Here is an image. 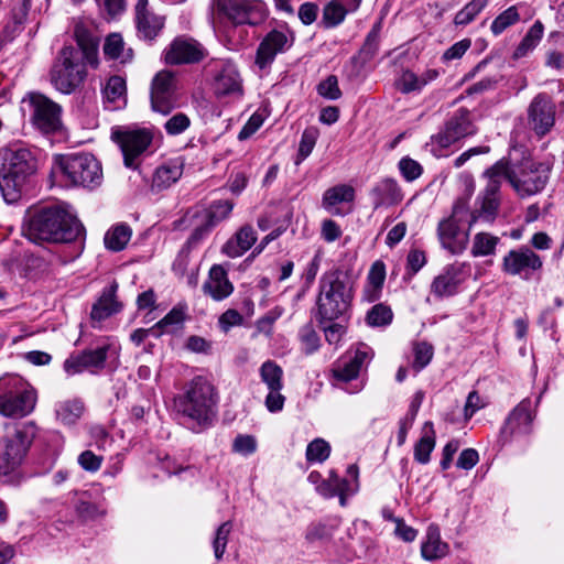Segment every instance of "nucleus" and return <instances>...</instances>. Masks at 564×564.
Instances as JSON below:
<instances>
[{
    "instance_id": "obj_1",
    "label": "nucleus",
    "mask_w": 564,
    "mask_h": 564,
    "mask_svg": "<svg viewBox=\"0 0 564 564\" xmlns=\"http://www.w3.org/2000/svg\"><path fill=\"white\" fill-rule=\"evenodd\" d=\"M37 169L35 150L23 144L0 149V191L4 200L15 202Z\"/></svg>"
},
{
    "instance_id": "obj_2",
    "label": "nucleus",
    "mask_w": 564,
    "mask_h": 564,
    "mask_svg": "<svg viewBox=\"0 0 564 564\" xmlns=\"http://www.w3.org/2000/svg\"><path fill=\"white\" fill-rule=\"evenodd\" d=\"M83 232L79 220L58 205L43 207L31 215L25 236L33 242H70Z\"/></svg>"
},
{
    "instance_id": "obj_3",
    "label": "nucleus",
    "mask_w": 564,
    "mask_h": 564,
    "mask_svg": "<svg viewBox=\"0 0 564 564\" xmlns=\"http://www.w3.org/2000/svg\"><path fill=\"white\" fill-rule=\"evenodd\" d=\"M177 411L199 426H207L216 416L217 393L214 386L203 377L194 378L185 393L178 398Z\"/></svg>"
},
{
    "instance_id": "obj_4",
    "label": "nucleus",
    "mask_w": 564,
    "mask_h": 564,
    "mask_svg": "<svg viewBox=\"0 0 564 564\" xmlns=\"http://www.w3.org/2000/svg\"><path fill=\"white\" fill-rule=\"evenodd\" d=\"M352 293L341 279L340 272L329 271L319 279V292L316 300L319 323L332 322L344 316L350 307Z\"/></svg>"
},
{
    "instance_id": "obj_5",
    "label": "nucleus",
    "mask_w": 564,
    "mask_h": 564,
    "mask_svg": "<svg viewBox=\"0 0 564 564\" xmlns=\"http://www.w3.org/2000/svg\"><path fill=\"white\" fill-rule=\"evenodd\" d=\"M36 391L22 378H0V415L22 419L31 414L36 404Z\"/></svg>"
},
{
    "instance_id": "obj_6",
    "label": "nucleus",
    "mask_w": 564,
    "mask_h": 564,
    "mask_svg": "<svg viewBox=\"0 0 564 564\" xmlns=\"http://www.w3.org/2000/svg\"><path fill=\"white\" fill-rule=\"evenodd\" d=\"M55 164L70 185L91 188L101 183V165L90 153L58 155Z\"/></svg>"
},
{
    "instance_id": "obj_7",
    "label": "nucleus",
    "mask_w": 564,
    "mask_h": 564,
    "mask_svg": "<svg viewBox=\"0 0 564 564\" xmlns=\"http://www.w3.org/2000/svg\"><path fill=\"white\" fill-rule=\"evenodd\" d=\"M34 438V424L15 425L0 440V474L13 475L22 465Z\"/></svg>"
},
{
    "instance_id": "obj_8",
    "label": "nucleus",
    "mask_w": 564,
    "mask_h": 564,
    "mask_svg": "<svg viewBox=\"0 0 564 564\" xmlns=\"http://www.w3.org/2000/svg\"><path fill=\"white\" fill-rule=\"evenodd\" d=\"M85 77V64L80 62L78 52L72 46L63 47L51 72L52 84L61 93L70 94Z\"/></svg>"
},
{
    "instance_id": "obj_9",
    "label": "nucleus",
    "mask_w": 564,
    "mask_h": 564,
    "mask_svg": "<svg viewBox=\"0 0 564 564\" xmlns=\"http://www.w3.org/2000/svg\"><path fill=\"white\" fill-rule=\"evenodd\" d=\"M468 210V199L458 198L449 217L440 221L437 227V236L442 247L453 254L462 253L468 243L469 229L462 232L459 223L463 215Z\"/></svg>"
},
{
    "instance_id": "obj_10",
    "label": "nucleus",
    "mask_w": 564,
    "mask_h": 564,
    "mask_svg": "<svg viewBox=\"0 0 564 564\" xmlns=\"http://www.w3.org/2000/svg\"><path fill=\"white\" fill-rule=\"evenodd\" d=\"M476 132L477 128L471 120L470 112L460 108L445 122L442 130L431 137V144L437 145L440 150L446 149Z\"/></svg>"
},
{
    "instance_id": "obj_11",
    "label": "nucleus",
    "mask_w": 564,
    "mask_h": 564,
    "mask_svg": "<svg viewBox=\"0 0 564 564\" xmlns=\"http://www.w3.org/2000/svg\"><path fill=\"white\" fill-rule=\"evenodd\" d=\"M500 191L497 183L487 182L486 187L478 194L469 214L468 229L477 224L491 225L496 220L500 207Z\"/></svg>"
},
{
    "instance_id": "obj_12",
    "label": "nucleus",
    "mask_w": 564,
    "mask_h": 564,
    "mask_svg": "<svg viewBox=\"0 0 564 564\" xmlns=\"http://www.w3.org/2000/svg\"><path fill=\"white\" fill-rule=\"evenodd\" d=\"M543 265L542 258L531 248L522 246L512 249L502 258L501 270L507 275L530 279Z\"/></svg>"
},
{
    "instance_id": "obj_13",
    "label": "nucleus",
    "mask_w": 564,
    "mask_h": 564,
    "mask_svg": "<svg viewBox=\"0 0 564 564\" xmlns=\"http://www.w3.org/2000/svg\"><path fill=\"white\" fill-rule=\"evenodd\" d=\"M176 85L174 75L169 70L159 72L151 84V108L167 116L176 107Z\"/></svg>"
},
{
    "instance_id": "obj_14",
    "label": "nucleus",
    "mask_w": 564,
    "mask_h": 564,
    "mask_svg": "<svg viewBox=\"0 0 564 564\" xmlns=\"http://www.w3.org/2000/svg\"><path fill=\"white\" fill-rule=\"evenodd\" d=\"M112 137L121 149L124 165L130 169L138 166V158L149 148L153 138L145 129L115 132Z\"/></svg>"
},
{
    "instance_id": "obj_15",
    "label": "nucleus",
    "mask_w": 564,
    "mask_h": 564,
    "mask_svg": "<svg viewBox=\"0 0 564 564\" xmlns=\"http://www.w3.org/2000/svg\"><path fill=\"white\" fill-rule=\"evenodd\" d=\"M293 40V34L288 29L271 30L258 46L256 65L261 69L270 66L278 54L284 53L292 46Z\"/></svg>"
},
{
    "instance_id": "obj_16",
    "label": "nucleus",
    "mask_w": 564,
    "mask_h": 564,
    "mask_svg": "<svg viewBox=\"0 0 564 564\" xmlns=\"http://www.w3.org/2000/svg\"><path fill=\"white\" fill-rule=\"evenodd\" d=\"M549 180V169L543 164L527 163L519 174L508 181L520 196H531L542 191Z\"/></svg>"
},
{
    "instance_id": "obj_17",
    "label": "nucleus",
    "mask_w": 564,
    "mask_h": 564,
    "mask_svg": "<svg viewBox=\"0 0 564 564\" xmlns=\"http://www.w3.org/2000/svg\"><path fill=\"white\" fill-rule=\"evenodd\" d=\"M32 122L45 133L56 131L61 126V107L41 94L30 96Z\"/></svg>"
},
{
    "instance_id": "obj_18",
    "label": "nucleus",
    "mask_w": 564,
    "mask_h": 564,
    "mask_svg": "<svg viewBox=\"0 0 564 564\" xmlns=\"http://www.w3.org/2000/svg\"><path fill=\"white\" fill-rule=\"evenodd\" d=\"M261 381L265 384L269 393L265 398L267 409L274 413L280 412L285 402V397L281 393L283 389V370L273 360L264 361L259 369Z\"/></svg>"
},
{
    "instance_id": "obj_19",
    "label": "nucleus",
    "mask_w": 564,
    "mask_h": 564,
    "mask_svg": "<svg viewBox=\"0 0 564 564\" xmlns=\"http://www.w3.org/2000/svg\"><path fill=\"white\" fill-rule=\"evenodd\" d=\"M529 123L540 135L546 134L555 122V105L546 94L536 95L528 108Z\"/></svg>"
},
{
    "instance_id": "obj_20",
    "label": "nucleus",
    "mask_w": 564,
    "mask_h": 564,
    "mask_svg": "<svg viewBox=\"0 0 564 564\" xmlns=\"http://www.w3.org/2000/svg\"><path fill=\"white\" fill-rule=\"evenodd\" d=\"M534 413L531 410V401L522 400L508 415L501 429V436L509 441L513 435H527L532 431Z\"/></svg>"
},
{
    "instance_id": "obj_21",
    "label": "nucleus",
    "mask_w": 564,
    "mask_h": 564,
    "mask_svg": "<svg viewBox=\"0 0 564 564\" xmlns=\"http://www.w3.org/2000/svg\"><path fill=\"white\" fill-rule=\"evenodd\" d=\"M108 355V346L96 349H86L78 354L70 355L64 362V370L73 376L84 370L101 369Z\"/></svg>"
},
{
    "instance_id": "obj_22",
    "label": "nucleus",
    "mask_w": 564,
    "mask_h": 564,
    "mask_svg": "<svg viewBox=\"0 0 564 564\" xmlns=\"http://www.w3.org/2000/svg\"><path fill=\"white\" fill-rule=\"evenodd\" d=\"M213 89L218 97L241 94V79L235 64L226 61L216 65Z\"/></svg>"
},
{
    "instance_id": "obj_23",
    "label": "nucleus",
    "mask_w": 564,
    "mask_h": 564,
    "mask_svg": "<svg viewBox=\"0 0 564 564\" xmlns=\"http://www.w3.org/2000/svg\"><path fill=\"white\" fill-rule=\"evenodd\" d=\"M203 58L202 45L191 39H175L165 54V62L172 65L197 63Z\"/></svg>"
},
{
    "instance_id": "obj_24",
    "label": "nucleus",
    "mask_w": 564,
    "mask_h": 564,
    "mask_svg": "<svg viewBox=\"0 0 564 564\" xmlns=\"http://www.w3.org/2000/svg\"><path fill=\"white\" fill-rule=\"evenodd\" d=\"M203 292L214 301H223L234 292V285L221 265L214 264L210 268L208 278L203 284Z\"/></svg>"
},
{
    "instance_id": "obj_25",
    "label": "nucleus",
    "mask_w": 564,
    "mask_h": 564,
    "mask_svg": "<svg viewBox=\"0 0 564 564\" xmlns=\"http://www.w3.org/2000/svg\"><path fill=\"white\" fill-rule=\"evenodd\" d=\"M148 0H139L135 7L137 29L140 37L153 40L164 25V18L147 10Z\"/></svg>"
},
{
    "instance_id": "obj_26",
    "label": "nucleus",
    "mask_w": 564,
    "mask_h": 564,
    "mask_svg": "<svg viewBox=\"0 0 564 564\" xmlns=\"http://www.w3.org/2000/svg\"><path fill=\"white\" fill-rule=\"evenodd\" d=\"M184 165V159L181 156L171 159L159 165L153 174L152 188L162 191L171 187L182 177Z\"/></svg>"
},
{
    "instance_id": "obj_27",
    "label": "nucleus",
    "mask_w": 564,
    "mask_h": 564,
    "mask_svg": "<svg viewBox=\"0 0 564 564\" xmlns=\"http://www.w3.org/2000/svg\"><path fill=\"white\" fill-rule=\"evenodd\" d=\"M463 265L452 264L437 275L431 285L432 293L437 297L453 295L462 283Z\"/></svg>"
},
{
    "instance_id": "obj_28",
    "label": "nucleus",
    "mask_w": 564,
    "mask_h": 564,
    "mask_svg": "<svg viewBox=\"0 0 564 564\" xmlns=\"http://www.w3.org/2000/svg\"><path fill=\"white\" fill-rule=\"evenodd\" d=\"M257 241V232L250 225L242 226L221 248L229 258L241 257Z\"/></svg>"
},
{
    "instance_id": "obj_29",
    "label": "nucleus",
    "mask_w": 564,
    "mask_h": 564,
    "mask_svg": "<svg viewBox=\"0 0 564 564\" xmlns=\"http://www.w3.org/2000/svg\"><path fill=\"white\" fill-rule=\"evenodd\" d=\"M118 284L113 282L109 288L105 289L93 305L90 317L94 322H102L121 310V304L116 300Z\"/></svg>"
},
{
    "instance_id": "obj_30",
    "label": "nucleus",
    "mask_w": 564,
    "mask_h": 564,
    "mask_svg": "<svg viewBox=\"0 0 564 564\" xmlns=\"http://www.w3.org/2000/svg\"><path fill=\"white\" fill-rule=\"evenodd\" d=\"M373 197V208L382 206L397 205L403 199V194L397 181L384 178L380 181L371 191Z\"/></svg>"
},
{
    "instance_id": "obj_31",
    "label": "nucleus",
    "mask_w": 564,
    "mask_h": 564,
    "mask_svg": "<svg viewBox=\"0 0 564 564\" xmlns=\"http://www.w3.org/2000/svg\"><path fill=\"white\" fill-rule=\"evenodd\" d=\"M448 550V544L441 539L438 527L435 524L429 525L426 539L421 546L422 556L427 561H435L446 556Z\"/></svg>"
},
{
    "instance_id": "obj_32",
    "label": "nucleus",
    "mask_w": 564,
    "mask_h": 564,
    "mask_svg": "<svg viewBox=\"0 0 564 564\" xmlns=\"http://www.w3.org/2000/svg\"><path fill=\"white\" fill-rule=\"evenodd\" d=\"M217 9L236 24L247 23L249 20V0H215Z\"/></svg>"
},
{
    "instance_id": "obj_33",
    "label": "nucleus",
    "mask_w": 564,
    "mask_h": 564,
    "mask_svg": "<svg viewBox=\"0 0 564 564\" xmlns=\"http://www.w3.org/2000/svg\"><path fill=\"white\" fill-rule=\"evenodd\" d=\"M386 280V265L382 261L372 263L368 276L367 284L364 290V297L368 302H375L380 297L381 290Z\"/></svg>"
},
{
    "instance_id": "obj_34",
    "label": "nucleus",
    "mask_w": 564,
    "mask_h": 564,
    "mask_svg": "<svg viewBox=\"0 0 564 564\" xmlns=\"http://www.w3.org/2000/svg\"><path fill=\"white\" fill-rule=\"evenodd\" d=\"M317 492L325 498L339 497L341 506L346 505V496L354 494L352 482L347 479L332 478L323 480L317 487Z\"/></svg>"
},
{
    "instance_id": "obj_35",
    "label": "nucleus",
    "mask_w": 564,
    "mask_h": 564,
    "mask_svg": "<svg viewBox=\"0 0 564 564\" xmlns=\"http://www.w3.org/2000/svg\"><path fill=\"white\" fill-rule=\"evenodd\" d=\"M355 199V189L352 186L347 184H340L336 185L334 187H330L325 191L323 195V207L333 213L338 214L337 212H334V208L340 204V203H350Z\"/></svg>"
},
{
    "instance_id": "obj_36",
    "label": "nucleus",
    "mask_w": 564,
    "mask_h": 564,
    "mask_svg": "<svg viewBox=\"0 0 564 564\" xmlns=\"http://www.w3.org/2000/svg\"><path fill=\"white\" fill-rule=\"evenodd\" d=\"M84 413V403L78 399L61 401L55 405L56 419L64 425L75 424Z\"/></svg>"
},
{
    "instance_id": "obj_37",
    "label": "nucleus",
    "mask_w": 564,
    "mask_h": 564,
    "mask_svg": "<svg viewBox=\"0 0 564 564\" xmlns=\"http://www.w3.org/2000/svg\"><path fill=\"white\" fill-rule=\"evenodd\" d=\"M131 229L127 225H117L110 228L104 238L107 249L111 251H121L126 248L131 238Z\"/></svg>"
},
{
    "instance_id": "obj_38",
    "label": "nucleus",
    "mask_w": 564,
    "mask_h": 564,
    "mask_svg": "<svg viewBox=\"0 0 564 564\" xmlns=\"http://www.w3.org/2000/svg\"><path fill=\"white\" fill-rule=\"evenodd\" d=\"M499 241V237L489 232H477L473 238L470 253L476 258L495 254Z\"/></svg>"
},
{
    "instance_id": "obj_39",
    "label": "nucleus",
    "mask_w": 564,
    "mask_h": 564,
    "mask_svg": "<svg viewBox=\"0 0 564 564\" xmlns=\"http://www.w3.org/2000/svg\"><path fill=\"white\" fill-rule=\"evenodd\" d=\"M427 427L430 429V433L425 432L414 446V459L420 464H427L430 462V455L435 447L433 424L426 422L425 429Z\"/></svg>"
},
{
    "instance_id": "obj_40",
    "label": "nucleus",
    "mask_w": 564,
    "mask_h": 564,
    "mask_svg": "<svg viewBox=\"0 0 564 564\" xmlns=\"http://www.w3.org/2000/svg\"><path fill=\"white\" fill-rule=\"evenodd\" d=\"M232 522L226 521L221 523L215 531L214 538L212 540V545L215 558L217 561H220L224 557L229 541V536L232 532Z\"/></svg>"
},
{
    "instance_id": "obj_41",
    "label": "nucleus",
    "mask_w": 564,
    "mask_h": 564,
    "mask_svg": "<svg viewBox=\"0 0 564 564\" xmlns=\"http://www.w3.org/2000/svg\"><path fill=\"white\" fill-rule=\"evenodd\" d=\"M520 21V13L517 6H511L501 12L491 23L490 30L494 35H500L508 28Z\"/></svg>"
},
{
    "instance_id": "obj_42",
    "label": "nucleus",
    "mask_w": 564,
    "mask_h": 564,
    "mask_svg": "<svg viewBox=\"0 0 564 564\" xmlns=\"http://www.w3.org/2000/svg\"><path fill=\"white\" fill-rule=\"evenodd\" d=\"M123 40L120 34L113 33L110 34L105 42L104 53L110 59H120L122 63H126L132 58L131 53L129 52L127 56L123 55Z\"/></svg>"
},
{
    "instance_id": "obj_43",
    "label": "nucleus",
    "mask_w": 564,
    "mask_h": 564,
    "mask_svg": "<svg viewBox=\"0 0 564 564\" xmlns=\"http://www.w3.org/2000/svg\"><path fill=\"white\" fill-rule=\"evenodd\" d=\"M232 208L234 204L230 200H217L205 210L203 216L215 227L230 215Z\"/></svg>"
},
{
    "instance_id": "obj_44",
    "label": "nucleus",
    "mask_w": 564,
    "mask_h": 564,
    "mask_svg": "<svg viewBox=\"0 0 564 564\" xmlns=\"http://www.w3.org/2000/svg\"><path fill=\"white\" fill-rule=\"evenodd\" d=\"M393 313L388 305L376 304L367 313V323L372 327L387 326L392 322Z\"/></svg>"
},
{
    "instance_id": "obj_45",
    "label": "nucleus",
    "mask_w": 564,
    "mask_h": 564,
    "mask_svg": "<svg viewBox=\"0 0 564 564\" xmlns=\"http://www.w3.org/2000/svg\"><path fill=\"white\" fill-rule=\"evenodd\" d=\"M488 0H471L455 15L457 25H466L470 23L476 15L487 6Z\"/></svg>"
},
{
    "instance_id": "obj_46",
    "label": "nucleus",
    "mask_w": 564,
    "mask_h": 564,
    "mask_svg": "<svg viewBox=\"0 0 564 564\" xmlns=\"http://www.w3.org/2000/svg\"><path fill=\"white\" fill-rule=\"evenodd\" d=\"M347 14L343 11V7L332 0L323 9L322 23L325 28H334L340 24Z\"/></svg>"
},
{
    "instance_id": "obj_47",
    "label": "nucleus",
    "mask_w": 564,
    "mask_h": 564,
    "mask_svg": "<svg viewBox=\"0 0 564 564\" xmlns=\"http://www.w3.org/2000/svg\"><path fill=\"white\" fill-rule=\"evenodd\" d=\"M332 371L336 380L348 382L357 378L360 370L349 358H343L334 366Z\"/></svg>"
},
{
    "instance_id": "obj_48",
    "label": "nucleus",
    "mask_w": 564,
    "mask_h": 564,
    "mask_svg": "<svg viewBox=\"0 0 564 564\" xmlns=\"http://www.w3.org/2000/svg\"><path fill=\"white\" fill-rule=\"evenodd\" d=\"M330 446L323 438H315L312 441L306 448V459L308 462L322 463L329 457Z\"/></svg>"
},
{
    "instance_id": "obj_49",
    "label": "nucleus",
    "mask_w": 564,
    "mask_h": 564,
    "mask_svg": "<svg viewBox=\"0 0 564 564\" xmlns=\"http://www.w3.org/2000/svg\"><path fill=\"white\" fill-rule=\"evenodd\" d=\"M414 360L412 364L413 369L419 372L425 368L433 357V347L426 341L416 343L413 348Z\"/></svg>"
},
{
    "instance_id": "obj_50",
    "label": "nucleus",
    "mask_w": 564,
    "mask_h": 564,
    "mask_svg": "<svg viewBox=\"0 0 564 564\" xmlns=\"http://www.w3.org/2000/svg\"><path fill=\"white\" fill-rule=\"evenodd\" d=\"M427 84V79L425 77H419L411 70H405L402 73L400 79L398 80V87L402 93H411L414 90H420Z\"/></svg>"
},
{
    "instance_id": "obj_51",
    "label": "nucleus",
    "mask_w": 564,
    "mask_h": 564,
    "mask_svg": "<svg viewBox=\"0 0 564 564\" xmlns=\"http://www.w3.org/2000/svg\"><path fill=\"white\" fill-rule=\"evenodd\" d=\"M126 94V82L120 76H112L108 79L104 89L105 98L108 101L115 102Z\"/></svg>"
},
{
    "instance_id": "obj_52",
    "label": "nucleus",
    "mask_w": 564,
    "mask_h": 564,
    "mask_svg": "<svg viewBox=\"0 0 564 564\" xmlns=\"http://www.w3.org/2000/svg\"><path fill=\"white\" fill-rule=\"evenodd\" d=\"M317 93L329 100H336L341 97L338 79L335 75L327 76L317 85Z\"/></svg>"
},
{
    "instance_id": "obj_53",
    "label": "nucleus",
    "mask_w": 564,
    "mask_h": 564,
    "mask_svg": "<svg viewBox=\"0 0 564 564\" xmlns=\"http://www.w3.org/2000/svg\"><path fill=\"white\" fill-rule=\"evenodd\" d=\"M317 130L316 129H306L302 133V138L299 145V159L296 160V164L306 159L313 151L316 140H317Z\"/></svg>"
},
{
    "instance_id": "obj_54",
    "label": "nucleus",
    "mask_w": 564,
    "mask_h": 564,
    "mask_svg": "<svg viewBox=\"0 0 564 564\" xmlns=\"http://www.w3.org/2000/svg\"><path fill=\"white\" fill-rule=\"evenodd\" d=\"M191 126V119L183 112H177L164 123V129L170 135H178Z\"/></svg>"
},
{
    "instance_id": "obj_55",
    "label": "nucleus",
    "mask_w": 564,
    "mask_h": 564,
    "mask_svg": "<svg viewBox=\"0 0 564 564\" xmlns=\"http://www.w3.org/2000/svg\"><path fill=\"white\" fill-rule=\"evenodd\" d=\"M75 508L77 514L84 520H96L106 513L104 508L87 500H79Z\"/></svg>"
},
{
    "instance_id": "obj_56",
    "label": "nucleus",
    "mask_w": 564,
    "mask_h": 564,
    "mask_svg": "<svg viewBox=\"0 0 564 564\" xmlns=\"http://www.w3.org/2000/svg\"><path fill=\"white\" fill-rule=\"evenodd\" d=\"M232 451L237 454L248 456L257 451V440L252 435L240 434L235 437Z\"/></svg>"
},
{
    "instance_id": "obj_57",
    "label": "nucleus",
    "mask_w": 564,
    "mask_h": 564,
    "mask_svg": "<svg viewBox=\"0 0 564 564\" xmlns=\"http://www.w3.org/2000/svg\"><path fill=\"white\" fill-rule=\"evenodd\" d=\"M99 10L109 19H115L126 11V0H96Z\"/></svg>"
},
{
    "instance_id": "obj_58",
    "label": "nucleus",
    "mask_w": 564,
    "mask_h": 564,
    "mask_svg": "<svg viewBox=\"0 0 564 564\" xmlns=\"http://www.w3.org/2000/svg\"><path fill=\"white\" fill-rule=\"evenodd\" d=\"M300 338L305 354L314 352L319 346L318 335L311 325L301 328Z\"/></svg>"
},
{
    "instance_id": "obj_59",
    "label": "nucleus",
    "mask_w": 564,
    "mask_h": 564,
    "mask_svg": "<svg viewBox=\"0 0 564 564\" xmlns=\"http://www.w3.org/2000/svg\"><path fill=\"white\" fill-rule=\"evenodd\" d=\"M399 170L406 181H414L422 174L420 163L410 158H402L400 160Z\"/></svg>"
},
{
    "instance_id": "obj_60",
    "label": "nucleus",
    "mask_w": 564,
    "mask_h": 564,
    "mask_svg": "<svg viewBox=\"0 0 564 564\" xmlns=\"http://www.w3.org/2000/svg\"><path fill=\"white\" fill-rule=\"evenodd\" d=\"M509 175H516L514 172H509L507 164L497 162L490 169L486 170L484 176L488 178V182H496L498 191H500L501 180L505 177L508 180Z\"/></svg>"
},
{
    "instance_id": "obj_61",
    "label": "nucleus",
    "mask_w": 564,
    "mask_h": 564,
    "mask_svg": "<svg viewBox=\"0 0 564 564\" xmlns=\"http://www.w3.org/2000/svg\"><path fill=\"white\" fill-rule=\"evenodd\" d=\"M75 37L82 51L94 52V47H98V41L86 29L77 26Z\"/></svg>"
},
{
    "instance_id": "obj_62",
    "label": "nucleus",
    "mask_w": 564,
    "mask_h": 564,
    "mask_svg": "<svg viewBox=\"0 0 564 564\" xmlns=\"http://www.w3.org/2000/svg\"><path fill=\"white\" fill-rule=\"evenodd\" d=\"M470 45L471 41L469 39H463L456 42L444 52L443 59L447 62L460 58L467 52Z\"/></svg>"
},
{
    "instance_id": "obj_63",
    "label": "nucleus",
    "mask_w": 564,
    "mask_h": 564,
    "mask_svg": "<svg viewBox=\"0 0 564 564\" xmlns=\"http://www.w3.org/2000/svg\"><path fill=\"white\" fill-rule=\"evenodd\" d=\"M242 315L236 310H227L219 317V326L224 332H228L234 326L242 324Z\"/></svg>"
},
{
    "instance_id": "obj_64",
    "label": "nucleus",
    "mask_w": 564,
    "mask_h": 564,
    "mask_svg": "<svg viewBox=\"0 0 564 564\" xmlns=\"http://www.w3.org/2000/svg\"><path fill=\"white\" fill-rule=\"evenodd\" d=\"M297 15L303 24L311 25L318 15V6L314 2H304L299 8Z\"/></svg>"
}]
</instances>
